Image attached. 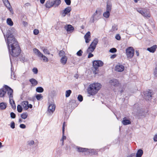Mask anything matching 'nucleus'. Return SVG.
I'll list each match as a JSON object with an SVG mask.
<instances>
[{
    "mask_svg": "<svg viewBox=\"0 0 157 157\" xmlns=\"http://www.w3.org/2000/svg\"><path fill=\"white\" fill-rule=\"evenodd\" d=\"M15 31L13 28L8 30L6 34L7 39L6 40L10 55L16 57L20 54L21 50L17 41L13 35L15 33Z\"/></svg>",
    "mask_w": 157,
    "mask_h": 157,
    "instance_id": "nucleus-1",
    "label": "nucleus"
},
{
    "mask_svg": "<svg viewBox=\"0 0 157 157\" xmlns=\"http://www.w3.org/2000/svg\"><path fill=\"white\" fill-rule=\"evenodd\" d=\"M101 87V84L94 83L90 84L87 89L88 93L90 95L96 94Z\"/></svg>",
    "mask_w": 157,
    "mask_h": 157,
    "instance_id": "nucleus-2",
    "label": "nucleus"
},
{
    "mask_svg": "<svg viewBox=\"0 0 157 157\" xmlns=\"http://www.w3.org/2000/svg\"><path fill=\"white\" fill-rule=\"evenodd\" d=\"M5 89L6 90L7 94L9 96L10 103L13 109H16V105L15 102L13 100V90L7 85L5 86Z\"/></svg>",
    "mask_w": 157,
    "mask_h": 157,
    "instance_id": "nucleus-3",
    "label": "nucleus"
},
{
    "mask_svg": "<svg viewBox=\"0 0 157 157\" xmlns=\"http://www.w3.org/2000/svg\"><path fill=\"white\" fill-rule=\"evenodd\" d=\"M153 94V91L150 90H148L141 93L143 97L147 101L151 100L152 99V96Z\"/></svg>",
    "mask_w": 157,
    "mask_h": 157,
    "instance_id": "nucleus-4",
    "label": "nucleus"
},
{
    "mask_svg": "<svg viewBox=\"0 0 157 157\" xmlns=\"http://www.w3.org/2000/svg\"><path fill=\"white\" fill-rule=\"evenodd\" d=\"M104 65L103 62L100 60H95L93 62V66L94 70H93L94 73L96 74L98 73L96 71H98L99 67L102 66Z\"/></svg>",
    "mask_w": 157,
    "mask_h": 157,
    "instance_id": "nucleus-5",
    "label": "nucleus"
},
{
    "mask_svg": "<svg viewBox=\"0 0 157 157\" xmlns=\"http://www.w3.org/2000/svg\"><path fill=\"white\" fill-rule=\"evenodd\" d=\"M98 42V40L95 38L87 50V52H93L95 49L96 46Z\"/></svg>",
    "mask_w": 157,
    "mask_h": 157,
    "instance_id": "nucleus-6",
    "label": "nucleus"
},
{
    "mask_svg": "<svg viewBox=\"0 0 157 157\" xmlns=\"http://www.w3.org/2000/svg\"><path fill=\"white\" fill-rule=\"evenodd\" d=\"M102 10L101 9L98 8L93 15V20H94V19H101L102 17Z\"/></svg>",
    "mask_w": 157,
    "mask_h": 157,
    "instance_id": "nucleus-7",
    "label": "nucleus"
},
{
    "mask_svg": "<svg viewBox=\"0 0 157 157\" xmlns=\"http://www.w3.org/2000/svg\"><path fill=\"white\" fill-rule=\"evenodd\" d=\"M138 12L143 16L148 18V17H150V14L149 13L148 10L144 9L141 8L138 10Z\"/></svg>",
    "mask_w": 157,
    "mask_h": 157,
    "instance_id": "nucleus-8",
    "label": "nucleus"
},
{
    "mask_svg": "<svg viewBox=\"0 0 157 157\" xmlns=\"http://www.w3.org/2000/svg\"><path fill=\"white\" fill-rule=\"evenodd\" d=\"M135 51L132 47L128 48L126 50V55L129 58H132L134 56Z\"/></svg>",
    "mask_w": 157,
    "mask_h": 157,
    "instance_id": "nucleus-9",
    "label": "nucleus"
},
{
    "mask_svg": "<svg viewBox=\"0 0 157 157\" xmlns=\"http://www.w3.org/2000/svg\"><path fill=\"white\" fill-rule=\"evenodd\" d=\"M64 28L68 33H70L73 32L74 30V27L71 25L66 24L64 26Z\"/></svg>",
    "mask_w": 157,
    "mask_h": 157,
    "instance_id": "nucleus-10",
    "label": "nucleus"
},
{
    "mask_svg": "<svg viewBox=\"0 0 157 157\" xmlns=\"http://www.w3.org/2000/svg\"><path fill=\"white\" fill-rule=\"evenodd\" d=\"M71 10V8L70 6H68L64 10H62L61 13L62 17H65L66 14L70 13Z\"/></svg>",
    "mask_w": 157,
    "mask_h": 157,
    "instance_id": "nucleus-11",
    "label": "nucleus"
},
{
    "mask_svg": "<svg viewBox=\"0 0 157 157\" xmlns=\"http://www.w3.org/2000/svg\"><path fill=\"white\" fill-rule=\"evenodd\" d=\"M4 5L9 10L10 12L12 13H13V9L12 8L8 0H2Z\"/></svg>",
    "mask_w": 157,
    "mask_h": 157,
    "instance_id": "nucleus-12",
    "label": "nucleus"
},
{
    "mask_svg": "<svg viewBox=\"0 0 157 157\" xmlns=\"http://www.w3.org/2000/svg\"><path fill=\"white\" fill-rule=\"evenodd\" d=\"M109 83L111 85L114 86H118L119 85V81L115 79H113L110 80Z\"/></svg>",
    "mask_w": 157,
    "mask_h": 157,
    "instance_id": "nucleus-13",
    "label": "nucleus"
},
{
    "mask_svg": "<svg viewBox=\"0 0 157 157\" xmlns=\"http://www.w3.org/2000/svg\"><path fill=\"white\" fill-rule=\"evenodd\" d=\"M84 39L85 40V42L86 43H89L90 40L91 36L90 33L88 31L84 36Z\"/></svg>",
    "mask_w": 157,
    "mask_h": 157,
    "instance_id": "nucleus-14",
    "label": "nucleus"
},
{
    "mask_svg": "<svg viewBox=\"0 0 157 157\" xmlns=\"http://www.w3.org/2000/svg\"><path fill=\"white\" fill-rule=\"evenodd\" d=\"M124 69V67L122 65H117L115 67L116 71L118 72L123 71Z\"/></svg>",
    "mask_w": 157,
    "mask_h": 157,
    "instance_id": "nucleus-15",
    "label": "nucleus"
},
{
    "mask_svg": "<svg viewBox=\"0 0 157 157\" xmlns=\"http://www.w3.org/2000/svg\"><path fill=\"white\" fill-rule=\"evenodd\" d=\"M157 48V45L156 44L154 45L150 48H147V50L151 53H154L156 51Z\"/></svg>",
    "mask_w": 157,
    "mask_h": 157,
    "instance_id": "nucleus-16",
    "label": "nucleus"
},
{
    "mask_svg": "<svg viewBox=\"0 0 157 157\" xmlns=\"http://www.w3.org/2000/svg\"><path fill=\"white\" fill-rule=\"evenodd\" d=\"M121 122L122 124L125 125L130 124L131 123L130 120L128 119L126 117H124L123 118V120Z\"/></svg>",
    "mask_w": 157,
    "mask_h": 157,
    "instance_id": "nucleus-17",
    "label": "nucleus"
},
{
    "mask_svg": "<svg viewBox=\"0 0 157 157\" xmlns=\"http://www.w3.org/2000/svg\"><path fill=\"white\" fill-rule=\"evenodd\" d=\"M55 106L54 104H51L48 107V111L50 113H52L55 111Z\"/></svg>",
    "mask_w": 157,
    "mask_h": 157,
    "instance_id": "nucleus-18",
    "label": "nucleus"
},
{
    "mask_svg": "<svg viewBox=\"0 0 157 157\" xmlns=\"http://www.w3.org/2000/svg\"><path fill=\"white\" fill-rule=\"evenodd\" d=\"M77 151L79 152H86L88 150V149L85 148H82L79 147H76Z\"/></svg>",
    "mask_w": 157,
    "mask_h": 157,
    "instance_id": "nucleus-19",
    "label": "nucleus"
},
{
    "mask_svg": "<svg viewBox=\"0 0 157 157\" xmlns=\"http://www.w3.org/2000/svg\"><path fill=\"white\" fill-rule=\"evenodd\" d=\"M29 81L32 84V86H34L38 84V82L35 79L32 78L29 79Z\"/></svg>",
    "mask_w": 157,
    "mask_h": 157,
    "instance_id": "nucleus-20",
    "label": "nucleus"
},
{
    "mask_svg": "<svg viewBox=\"0 0 157 157\" xmlns=\"http://www.w3.org/2000/svg\"><path fill=\"white\" fill-rule=\"evenodd\" d=\"M2 88L0 89V97H3L6 94V91H7L5 89Z\"/></svg>",
    "mask_w": 157,
    "mask_h": 157,
    "instance_id": "nucleus-21",
    "label": "nucleus"
},
{
    "mask_svg": "<svg viewBox=\"0 0 157 157\" xmlns=\"http://www.w3.org/2000/svg\"><path fill=\"white\" fill-rule=\"evenodd\" d=\"M53 6L55 7H57L61 3L60 0H55L52 1Z\"/></svg>",
    "mask_w": 157,
    "mask_h": 157,
    "instance_id": "nucleus-22",
    "label": "nucleus"
},
{
    "mask_svg": "<svg viewBox=\"0 0 157 157\" xmlns=\"http://www.w3.org/2000/svg\"><path fill=\"white\" fill-rule=\"evenodd\" d=\"M67 57L66 56H63L60 59L61 63L63 65H65L66 64L67 61Z\"/></svg>",
    "mask_w": 157,
    "mask_h": 157,
    "instance_id": "nucleus-23",
    "label": "nucleus"
},
{
    "mask_svg": "<svg viewBox=\"0 0 157 157\" xmlns=\"http://www.w3.org/2000/svg\"><path fill=\"white\" fill-rule=\"evenodd\" d=\"M45 6L46 8H50L51 7L53 6V4L52 1H48L46 2Z\"/></svg>",
    "mask_w": 157,
    "mask_h": 157,
    "instance_id": "nucleus-24",
    "label": "nucleus"
},
{
    "mask_svg": "<svg viewBox=\"0 0 157 157\" xmlns=\"http://www.w3.org/2000/svg\"><path fill=\"white\" fill-rule=\"evenodd\" d=\"M7 106V104L5 102H2L0 103V109L4 110L6 109Z\"/></svg>",
    "mask_w": 157,
    "mask_h": 157,
    "instance_id": "nucleus-25",
    "label": "nucleus"
},
{
    "mask_svg": "<svg viewBox=\"0 0 157 157\" xmlns=\"http://www.w3.org/2000/svg\"><path fill=\"white\" fill-rule=\"evenodd\" d=\"M33 51L35 54L37 55L39 57L42 54L38 49L36 48H34Z\"/></svg>",
    "mask_w": 157,
    "mask_h": 157,
    "instance_id": "nucleus-26",
    "label": "nucleus"
},
{
    "mask_svg": "<svg viewBox=\"0 0 157 157\" xmlns=\"http://www.w3.org/2000/svg\"><path fill=\"white\" fill-rule=\"evenodd\" d=\"M39 57L42 58L43 59V61L44 62H47L48 61V58L45 56L44 55L42 54Z\"/></svg>",
    "mask_w": 157,
    "mask_h": 157,
    "instance_id": "nucleus-27",
    "label": "nucleus"
},
{
    "mask_svg": "<svg viewBox=\"0 0 157 157\" xmlns=\"http://www.w3.org/2000/svg\"><path fill=\"white\" fill-rule=\"evenodd\" d=\"M111 7L112 4L108 2L107 4L106 10L110 12L111 10Z\"/></svg>",
    "mask_w": 157,
    "mask_h": 157,
    "instance_id": "nucleus-28",
    "label": "nucleus"
},
{
    "mask_svg": "<svg viewBox=\"0 0 157 157\" xmlns=\"http://www.w3.org/2000/svg\"><path fill=\"white\" fill-rule=\"evenodd\" d=\"M44 90L41 87H38L36 88V91L38 93H42L43 92Z\"/></svg>",
    "mask_w": 157,
    "mask_h": 157,
    "instance_id": "nucleus-29",
    "label": "nucleus"
},
{
    "mask_svg": "<svg viewBox=\"0 0 157 157\" xmlns=\"http://www.w3.org/2000/svg\"><path fill=\"white\" fill-rule=\"evenodd\" d=\"M89 152L90 153H92V154L96 155L98 154V151L94 149H91L89 151Z\"/></svg>",
    "mask_w": 157,
    "mask_h": 157,
    "instance_id": "nucleus-30",
    "label": "nucleus"
},
{
    "mask_svg": "<svg viewBox=\"0 0 157 157\" xmlns=\"http://www.w3.org/2000/svg\"><path fill=\"white\" fill-rule=\"evenodd\" d=\"M71 92V90H66L65 92V96L67 98L69 97Z\"/></svg>",
    "mask_w": 157,
    "mask_h": 157,
    "instance_id": "nucleus-31",
    "label": "nucleus"
},
{
    "mask_svg": "<svg viewBox=\"0 0 157 157\" xmlns=\"http://www.w3.org/2000/svg\"><path fill=\"white\" fill-rule=\"evenodd\" d=\"M29 102L27 101H24L22 102L24 109L25 110V107H27Z\"/></svg>",
    "mask_w": 157,
    "mask_h": 157,
    "instance_id": "nucleus-32",
    "label": "nucleus"
},
{
    "mask_svg": "<svg viewBox=\"0 0 157 157\" xmlns=\"http://www.w3.org/2000/svg\"><path fill=\"white\" fill-rule=\"evenodd\" d=\"M110 12L106 10V11L103 13V16L106 18H108L109 16Z\"/></svg>",
    "mask_w": 157,
    "mask_h": 157,
    "instance_id": "nucleus-33",
    "label": "nucleus"
},
{
    "mask_svg": "<svg viewBox=\"0 0 157 157\" xmlns=\"http://www.w3.org/2000/svg\"><path fill=\"white\" fill-rule=\"evenodd\" d=\"M28 116L27 113H23L21 116V117L23 119H26Z\"/></svg>",
    "mask_w": 157,
    "mask_h": 157,
    "instance_id": "nucleus-34",
    "label": "nucleus"
},
{
    "mask_svg": "<svg viewBox=\"0 0 157 157\" xmlns=\"http://www.w3.org/2000/svg\"><path fill=\"white\" fill-rule=\"evenodd\" d=\"M64 132L63 133H63L62 137V138L60 140V141H62V145H64V140H66V136L64 135Z\"/></svg>",
    "mask_w": 157,
    "mask_h": 157,
    "instance_id": "nucleus-35",
    "label": "nucleus"
},
{
    "mask_svg": "<svg viewBox=\"0 0 157 157\" xmlns=\"http://www.w3.org/2000/svg\"><path fill=\"white\" fill-rule=\"evenodd\" d=\"M17 110L19 113H21L22 111V108L21 106L20 105H18L17 106Z\"/></svg>",
    "mask_w": 157,
    "mask_h": 157,
    "instance_id": "nucleus-36",
    "label": "nucleus"
},
{
    "mask_svg": "<svg viewBox=\"0 0 157 157\" xmlns=\"http://www.w3.org/2000/svg\"><path fill=\"white\" fill-rule=\"evenodd\" d=\"M143 154V151L141 149L138 150V157H141Z\"/></svg>",
    "mask_w": 157,
    "mask_h": 157,
    "instance_id": "nucleus-37",
    "label": "nucleus"
},
{
    "mask_svg": "<svg viewBox=\"0 0 157 157\" xmlns=\"http://www.w3.org/2000/svg\"><path fill=\"white\" fill-rule=\"evenodd\" d=\"M36 98L38 100H40L41 99H43V96L41 94H37L36 95Z\"/></svg>",
    "mask_w": 157,
    "mask_h": 157,
    "instance_id": "nucleus-38",
    "label": "nucleus"
},
{
    "mask_svg": "<svg viewBox=\"0 0 157 157\" xmlns=\"http://www.w3.org/2000/svg\"><path fill=\"white\" fill-rule=\"evenodd\" d=\"M117 30V25H114L112 26V28L111 29V31H114Z\"/></svg>",
    "mask_w": 157,
    "mask_h": 157,
    "instance_id": "nucleus-39",
    "label": "nucleus"
},
{
    "mask_svg": "<svg viewBox=\"0 0 157 157\" xmlns=\"http://www.w3.org/2000/svg\"><path fill=\"white\" fill-rule=\"evenodd\" d=\"M153 74L155 77H157V66L155 67L154 69Z\"/></svg>",
    "mask_w": 157,
    "mask_h": 157,
    "instance_id": "nucleus-40",
    "label": "nucleus"
},
{
    "mask_svg": "<svg viewBox=\"0 0 157 157\" xmlns=\"http://www.w3.org/2000/svg\"><path fill=\"white\" fill-rule=\"evenodd\" d=\"M82 53L83 52L82 50H80L77 52L76 54L78 56H82Z\"/></svg>",
    "mask_w": 157,
    "mask_h": 157,
    "instance_id": "nucleus-41",
    "label": "nucleus"
},
{
    "mask_svg": "<svg viewBox=\"0 0 157 157\" xmlns=\"http://www.w3.org/2000/svg\"><path fill=\"white\" fill-rule=\"evenodd\" d=\"M7 23L8 25H9L10 26H12L13 25V22L12 21V20H6Z\"/></svg>",
    "mask_w": 157,
    "mask_h": 157,
    "instance_id": "nucleus-42",
    "label": "nucleus"
},
{
    "mask_svg": "<svg viewBox=\"0 0 157 157\" xmlns=\"http://www.w3.org/2000/svg\"><path fill=\"white\" fill-rule=\"evenodd\" d=\"M32 71L34 74H37L38 73V70L36 68L34 67Z\"/></svg>",
    "mask_w": 157,
    "mask_h": 157,
    "instance_id": "nucleus-43",
    "label": "nucleus"
},
{
    "mask_svg": "<svg viewBox=\"0 0 157 157\" xmlns=\"http://www.w3.org/2000/svg\"><path fill=\"white\" fill-rule=\"evenodd\" d=\"M65 53L64 52L63 50H61L60 51L59 55L60 56H63L65 55Z\"/></svg>",
    "mask_w": 157,
    "mask_h": 157,
    "instance_id": "nucleus-44",
    "label": "nucleus"
},
{
    "mask_svg": "<svg viewBox=\"0 0 157 157\" xmlns=\"http://www.w3.org/2000/svg\"><path fill=\"white\" fill-rule=\"evenodd\" d=\"M27 143H28V145H29L30 146H31V145H33L34 144V142L33 140H31L28 141L27 142Z\"/></svg>",
    "mask_w": 157,
    "mask_h": 157,
    "instance_id": "nucleus-45",
    "label": "nucleus"
},
{
    "mask_svg": "<svg viewBox=\"0 0 157 157\" xmlns=\"http://www.w3.org/2000/svg\"><path fill=\"white\" fill-rule=\"evenodd\" d=\"M117 51V49L115 48H113L109 50V52L111 53H115Z\"/></svg>",
    "mask_w": 157,
    "mask_h": 157,
    "instance_id": "nucleus-46",
    "label": "nucleus"
},
{
    "mask_svg": "<svg viewBox=\"0 0 157 157\" xmlns=\"http://www.w3.org/2000/svg\"><path fill=\"white\" fill-rule=\"evenodd\" d=\"M78 101L81 102L83 100V97L81 95H79L78 97Z\"/></svg>",
    "mask_w": 157,
    "mask_h": 157,
    "instance_id": "nucleus-47",
    "label": "nucleus"
},
{
    "mask_svg": "<svg viewBox=\"0 0 157 157\" xmlns=\"http://www.w3.org/2000/svg\"><path fill=\"white\" fill-rule=\"evenodd\" d=\"M43 52H44V54H50L48 50V49H47L46 48H44L43 50Z\"/></svg>",
    "mask_w": 157,
    "mask_h": 157,
    "instance_id": "nucleus-48",
    "label": "nucleus"
},
{
    "mask_svg": "<svg viewBox=\"0 0 157 157\" xmlns=\"http://www.w3.org/2000/svg\"><path fill=\"white\" fill-rule=\"evenodd\" d=\"M127 157H137V152L136 153L135 155L134 153L132 154Z\"/></svg>",
    "mask_w": 157,
    "mask_h": 157,
    "instance_id": "nucleus-49",
    "label": "nucleus"
},
{
    "mask_svg": "<svg viewBox=\"0 0 157 157\" xmlns=\"http://www.w3.org/2000/svg\"><path fill=\"white\" fill-rule=\"evenodd\" d=\"M66 126L65 122H64L63 123V127H62V133H64L65 131V127Z\"/></svg>",
    "mask_w": 157,
    "mask_h": 157,
    "instance_id": "nucleus-50",
    "label": "nucleus"
},
{
    "mask_svg": "<svg viewBox=\"0 0 157 157\" xmlns=\"http://www.w3.org/2000/svg\"><path fill=\"white\" fill-rule=\"evenodd\" d=\"M10 117L12 118H14L16 117L15 114L13 112H11L10 114Z\"/></svg>",
    "mask_w": 157,
    "mask_h": 157,
    "instance_id": "nucleus-51",
    "label": "nucleus"
},
{
    "mask_svg": "<svg viewBox=\"0 0 157 157\" xmlns=\"http://www.w3.org/2000/svg\"><path fill=\"white\" fill-rule=\"evenodd\" d=\"M66 4L67 5H70L71 4V0H64Z\"/></svg>",
    "mask_w": 157,
    "mask_h": 157,
    "instance_id": "nucleus-52",
    "label": "nucleus"
},
{
    "mask_svg": "<svg viewBox=\"0 0 157 157\" xmlns=\"http://www.w3.org/2000/svg\"><path fill=\"white\" fill-rule=\"evenodd\" d=\"M10 127L13 129L15 128V123L13 121H12L11 123Z\"/></svg>",
    "mask_w": 157,
    "mask_h": 157,
    "instance_id": "nucleus-53",
    "label": "nucleus"
},
{
    "mask_svg": "<svg viewBox=\"0 0 157 157\" xmlns=\"http://www.w3.org/2000/svg\"><path fill=\"white\" fill-rule=\"evenodd\" d=\"M39 33V31L37 29H35L33 31V33L35 35H37Z\"/></svg>",
    "mask_w": 157,
    "mask_h": 157,
    "instance_id": "nucleus-54",
    "label": "nucleus"
},
{
    "mask_svg": "<svg viewBox=\"0 0 157 157\" xmlns=\"http://www.w3.org/2000/svg\"><path fill=\"white\" fill-rule=\"evenodd\" d=\"M32 107L33 105H32L31 104H28L27 107H25V110H27V109H28L29 108H32Z\"/></svg>",
    "mask_w": 157,
    "mask_h": 157,
    "instance_id": "nucleus-55",
    "label": "nucleus"
},
{
    "mask_svg": "<svg viewBox=\"0 0 157 157\" xmlns=\"http://www.w3.org/2000/svg\"><path fill=\"white\" fill-rule=\"evenodd\" d=\"M115 38L117 40H120L121 37L119 34H118L116 35Z\"/></svg>",
    "mask_w": 157,
    "mask_h": 157,
    "instance_id": "nucleus-56",
    "label": "nucleus"
},
{
    "mask_svg": "<svg viewBox=\"0 0 157 157\" xmlns=\"http://www.w3.org/2000/svg\"><path fill=\"white\" fill-rule=\"evenodd\" d=\"M88 53H89V54L88 56V58H90L92 57L94 55H93V54H92L91 53V52H89Z\"/></svg>",
    "mask_w": 157,
    "mask_h": 157,
    "instance_id": "nucleus-57",
    "label": "nucleus"
},
{
    "mask_svg": "<svg viewBox=\"0 0 157 157\" xmlns=\"http://www.w3.org/2000/svg\"><path fill=\"white\" fill-rule=\"evenodd\" d=\"M20 128L24 129L25 128H26V126L23 124H21L20 125Z\"/></svg>",
    "mask_w": 157,
    "mask_h": 157,
    "instance_id": "nucleus-58",
    "label": "nucleus"
},
{
    "mask_svg": "<svg viewBox=\"0 0 157 157\" xmlns=\"http://www.w3.org/2000/svg\"><path fill=\"white\" fill-rule=\"evenodd\" d=\"M14 73L12 72L11 74V78L12 79H15L16 78V76H15V75H14Z\"/></svg>",
    "mask_w": 157,
    "mask_h": 157,
    "instance_id": "nucleus-59",
    "label": "nucleus"
},
{
    "mask_svg": "<svg viewBox=\"0 0 157 157\" xmlns=\"http://www.w3.org/2000/svg\"><path fill=\"white\" fill-rule=\"evenodd\" d=\"M153 140L154 141H157V134L155 135L154 137Z\"/></svg>",
    "mask_w": 157,
    "mask_h": 157,
    "instance_id": "nucleus-60",
    "label": "nucleus"
},
{
    "mask_svg": "<svg viewBox=\"0 0 157 157\" xmlns=\"http://www.w3.org/2000/svg\"><path fill=\"white\" fill-rule=\"evenodd\" d=\"M139 115H143L144 116V113L143 111H139Z\"/></svg>",
    "mask_w": 157,
    "mask_h": 157,
    "instance_id": "nucleus-61",
    "label": "nucleus"
},
{
    "mask_svg": "<svg viewBox=\"0 0 157 157\" xmlns=\"http://www.w3.org/2000/svg\"><path fill=\"white\" fill-rule=\"evenodd\" d=\"M116 57V54H114L111 56L110 57V58L111 59H114Z\"/></svg>",
    "mask_w": 157,
    "mask_h": 157,
    "instance_id": "nucleus-62",
    "label": "nucleus"
},
{
    "mask_svg": "<svg viewBox=\"0 0 157 157\" xmlns=\"http://www.w3.org/2000/svg\"><path fill=\"white\" fill-rule=\"evenodd\" d=\"M23 24L25 26H26L27 25V23L24 21H23Z\"/></svg>",
    "mask_w": 157,
    "mask_h": 157,
    "instance_id": "nucleus-63",
    "label": "nucleus"
},
{
    "mask_svg": "<svg viewBox=\"0 0 157 157\" xmlns=\"http://www.w3.org/2000/svg\"><path fill=\"white\" fill-rule=\"evenodd\" d=\"M45 0H40V2L41 4H44L45 2Z\"/></svg>",
    "mask_w": 157,
    "mask_h": 157,
    "instance_id": "nucleus-64",
    "label": "nucleus"
}]
</instances>
